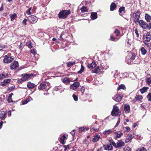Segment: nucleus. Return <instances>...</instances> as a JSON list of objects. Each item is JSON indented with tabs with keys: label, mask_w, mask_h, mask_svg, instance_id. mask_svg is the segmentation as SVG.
Here are the masks:
<instances>
[{
	"label": "nucleus",
	"mask_w": 151,
	"mask_h": 151,
	"mask_svg": "<svg viewBox=\"0 0 151 151\" xmlns=\"http://www.w3.org/2000/svg\"><path fill=\"white\" fill-rule=\"evenodd\" d=\"M70 13V10H64L61 11L58 14V17L61 19H64Z\"/></svg>",
	"instance_id": "f257e3e1"
},
{
	"label": "nucleus",
	"mask_w": 151,
	"mask_h": 151,
	"mask_svg": "<svg viewBox=\"0 0 151 151\" xmlns=\"http://www.w3.org/2000/svg\"><path fill=\"white\" fill-rule=\"evenodd\" d=\"M111 114L113 116H116L120 115V113L119 112V109L118 107L115 105L114 106Z\"/></svg>",
	"instance_id": "f03ea898"
},
{
	"label": "nucleus",
	"mask_w": 151,
	"mask_h": 151,
	"mask_svg": "<svg viewBox=\"0 0 151 151\" xmlns=\"http://www.w3.org/2000/svg\"><path fill=\"white\" fill-rule=\"evenodd\" d=\"M14 60V58L13 57H9L5 55L4 56L3 62L4 63H11Z\"/></svg>",
	"instance_id": "7ed1b4c3"
},
{
	"label": "nucleus",
	"mask_w": 151,
	"mask_h": 151,
	"mask_svg": "<svg viewBox=\"0 0 151 151\" xmlns=\"http://www.w3.org/2000/svg\"><path fill=\"white\" fill-rule=\"evenodd\" d=\"M140 14V12L139 10H138L134 12L133 14V17L135 21H137L140 18L139 15Z\"/></svg>",
	"instance_id": "20e7f679"
},
{
	"label": "nucleus",
	"mask_w": 151,
	"mask_h": 151,
	"mask_svg": "<svg viewBox=\"0 0 151 151\" xmlns=\"http://www.w3.org/2000/svg\"><path fill=\"white\" fill-rule=\"evenodd\" d=\"M151 40V36L150 33H147L145 35L143 36V40L144 41L149 42Z\"/></svg>",
	"instance_id": "39448f33"
},
{
	"label": "nucleus",
	"mask_w": 151,
	"mask_h": 151,
	"mask_svg": "<svg viewBox=\"0 0 151 151\" xmlns=\"http://www.w3.org/2000/svg\"><path fill=\"white\" fill-rule=\"evenodd\" d=\"M28 19L29 22L32 23H35L37 21V18L33 16H30L28 17Z\"/></svg>",
	"instance_id": "423d86ee"
},
{
	"label": "nucleus",
	"mask_w": 151,
	"mask_h": 151,
	"mask_svg": "<svg viewBox=\"0 0 151 151\" xmlns=\"http://www.w3.org/2000/svg\"><path fill=\"white\" fill-rule=\"evenodd\" d=\"M123 95L121 94H117L113 98V99L116 101L119 102L121 101Z\"/></svg>",
	"instance_id": "0eeeda50"
},
{
	"label": "nucleus",
	"mask_w": 151,
	"mask_h": 151,
	"mask_svg": "<svg viewBox=\"0 0 151 151\" xmlns=\"http://www.w3.org/2000/svg\"><path fill=\"white\" fill-rule=\"evenodd\" d=\"M80 85V83L78 82H75L72 84L70 87V89L73 90H76Z\"/></svg>",
	"instance_id": "6e6552de"
},
{
	"label": "nucleus",
	"mask_w": 151,
	"mask_h": 151,
	"mask_svg": "<svg viewBox=\"0 0 151 151\" xmlns=\"http://www.w3.org/2000/svg\"><path fill=\"white\" fill-rule=\"evenodd\" d=\"M139 24L140 26L143 29H145L147 28L148 26V25L146 22L142 20L139 21Z\"/></svg>",
	"instance_id": "1a4fd4ad"
},
{
	"label": "nucleus",
	"mask_w": 151,
	"mask_h": 151,
	"mask_svg": "<svg viewBox=\"0 0 151 151\" xmlns=\"http://www.w3.org/2000/svg\"><path fill=\"white\" fill-rule=\"evenodd\" d=\"M19 67L18 63L17 61H14L10 66L11 69H15Z\"/></svg>",
	"instance_id": "9d476101"
},
{
	"label": "nucleus",
	"mask_w": 151,
	"mask_h": 151,
	"mask_svg": "<svg viewBox=\"0 0 151 151\" xmlns=\"http://www.w3.org/2000/svg\"><path fill=\"white\" fill-rule=\"evenodd\" d=\"M114 134L115 139H117L120 138L123 134L121 132L119 131L115 132Z\"/></svg>",
	"instance_id": "9b49d317"
},
{
	"label": "nucleus",
	"mask_w": 151,
	"mask_h": 151,
	"mask_svg": "<svg viewBox=\"0 0 151 151\" xmlns=\"http://www.w3.org/2000/svg\"><path fill=\"white\" fill-rule=\"evenodd\" d=\"M31 76V74H28L27 73L22 74V78L23 79V81H26Z\"/></svg>",
	"instance_id": "f8f14e48"
},
{
	"label": "nucleus",
	"mask_w": 151,
	"mask_h": 151,
	"mask_svg": "<svg viewBox=\"0 0 151 151\" xmlns=\"http://www.w3.org/2000/svg\"><path fill=\"white\" fill-rule=\"evenodd\" d=\"M11 81V79H7L4 80V81L2 82L0 84V85L2 86H4L9 83Z\"/></svg>",
	"instance_id": "ddd939ff"
},
{
	"label": "nucleus",
	"mask_w": 151,
	"mask_h": 151,
	"mask_svg": "<svg viewBox=\"0 0 151 151\" xmlns=\"http://www.w3.org/2000/svg\"><path fill=\"white\" fill-rule=\"evenodd\" d=\"M130 107L127 104H125L124 105V111L126 113H129L130 111Z\"/></svg>",
	"instance_id": "4468645a"
},
{
	"label": "nucleus",
	"mask_w": 151,
	"mask_h": 151,
	"mask_svg": "<svg viewBox=\"0 0 151 151\" xmlns=\"http://www.w3.org/2000/svg\"><path fill=\"white\" fill-rule=\"evenodd\" d=\"M117 148L120 147L125 145L124 142L121 140H119L117 143Z\"/></svg>",
	"instance_id": "2eb2a0df"
},
{
	"label": "nucleus",
	"mask_w": 151,
	"mask_h": 151,
	"mask_svg": "<svg viewBox=\"0 0 151 151\" xmlns=\"http://www.w3.org/2000/svg\"><path fill=\"white\" fill-rule=\"evenodd\" d=\"M100 138V135L99 134H96L94 136V137L92 139V141L93 142H96L99 140Z\"/></svg>",
	"instance_id": "dca6fc26"
},
{
	"label": "nucleus",
	"mask_w": 151,
	"mask_h": 151,
	"mask_svg": "<svg viewBox=\"0 0 151 151\" xmlns=\"http://www.w3.org/2000/svg\"><path fill=\"white\" fill-rule=\"evenodd\" d=\"M27 87L29 89H32L34 88L36 85L35 84L29 82L27 83Z\"/></svg>",
	"instance_id": "f3484780"
},
{
	"label": "nucleus",
	"mask_w": 151,
	"mask_h": 151,
	"mask_svg": "<svg viewBox=\"0 0 151 151\" xmlns=\"http://www.w3.org/2000/svg\"><path fill=\"white\" fill-rule=\"evenodd\" d=\"M46 88V85L45 83H41L38 86V88L40 90H43Z\"/></svg>",
	"instance_id": "a211bd4d"
},
{
	"label": "nucleus",
	"mask_w": 151,
	"mask_h": 151,
	"mask_svg": "<svg viewBox=\"0 0 151 151\" xmlns=\"http://www.w3.org/2000/svg\"><path fill=\"white\" fill-rule=\"evenodd\" d=\"M104 148V149L106 150H111L112 148V146L111 145H103Z\"/></svg>",
	"instance_id": "6ab92c4d"
},
{
	"label": "nucleus",
	"mask_w": 151,
	"mask_h": 151,
	"mask_svg": "<svg viewBox=\"0 0 151 151\" xmlns=\"http://www.w3.org/2000/svg\"><path fill=\"white\" fill-rule=\"evenodd\" d=\"M132 138L133 137L132 136V135H128L127 136L125 140L126 143H127L129 142L132 139Z\"/></svg>",
	"instance_id": "aec40b11"
},
{
	"label": "nucleus",
	"mask_w": 151,
	"mask_h": 151,
	"mask_svg": "<svg viewBox=\"0 0 151 151\" xmlns=\"http://www.w3.org/2000/svg\"><path fill=\"white\" fill-rule=\"evenodd\" d=\"M62 81L65 84L69 83L70 82V80L69 78L65 77L62 79Z\"/></svg>",
	"instance_id": "412c9836"
},
{
	"label": "nucleus",
	"mask_w": 151,
	"mask_h": 151,
	"mask_svg": "<svg viewBox=\"0 0 151 151\" xmlns=\"http://www.w3.org/2000/svg\"><path fill=\"white\" fill-rule=\"evenodd\" d=\"M6 111H2L0 112V118L2 119L6 115Z\"/></svg>",
	"instance_id": "4be33fe9"
},
{
	"label": "nucleus",
	"mask_w": 151,
	"mask_h": 151,
	"mask_svg": "<svg viewBox=\"0 0 151 151\" xmlns=\"http://www.w3.org/2000/svg\"><path fill=\"white\" fill-rule=\"evenodd\" d=\"M97 13L96 12H92L91 14V18L93 20H94L97 18Z\"/></svg>",
	"instance_id": "5701e85b"
},
{
	"label": "nucleus",
	"mask_w": 151,
	"mask_h": 151,
	"mask_svg": "<svg viewBox=\"0 0 151 151\" xmlns=\"http://www.w3.org/2000/svg\"><path fill=\"white\" fill-rule=\"evenodd\" d=\"M125 7L122 6L119 9V13L120 15H122L124 12Z\"/></svg>",
	"instance_id": "b1692460"
},
{
	"label": "nucleus",
	"mask_w": 151,
	"mask_h": 151,
	"mask_svg": "<svg viewBox=\"0 0 151 151\" xmlns=\"http://www.w3.org/2000/svg\"><path fill=\"white\" fill-rule=\"evenodd\" d=\"M96 65V63L95 62L93 61L91 64H89L88 65V67L89 68H95Z\"/></svg>",
	"instance_id": "393cba45"
},
{
	"label": "nucleus",
	"mask_w": 151,
	"mask_h": 151,
	"mask_svg": "<svg viewBox=\"0 0 151 151\" xmlns=\"http://www.w3.org/2000/svg\"><path fill=\"white\" fill-rule=\"evenodd\" d=\"M13 95V93H11L9 94V96L7 98V100L9 103L13 102V101L12 100V97Z\"/></svg>",
	"instance_id": "a878e982"
},
{
	"label": "nucleus",
	"mask_w": 151,
	"mask_h": 151,
	"mask_svg": "<svg viewBox=\"0 0 151 151\" xmlns=\"http://www.w3.org/2000/svg\"><path fill=\"white\" fill-rule=\"evenodd\" d=\"M112 130L111 129L105 130L103 132L104 134L106 135H108L109 134L112 133Z\"/></svg>",
	"instance_id": "bb28decb"
},
{
	"label": "nucleus",
	"mask_w": 151,
	"mask_h": 151,
	"mask_svg": "<svg viewBox=\"0 0 151 151\" xmlns=\"http://www.w3.org/2000/svg\"><path fill=\"white\" fill-rule=\"evenodd\" d=\"M89 129V128L87 127H80L79 128V131L80 132H84L85 131L88 130Z\"/></svg>",
	"instance_id": "cd10ccee"
},
{
	"label": "nucleus",
	"mask_w": 151,
	"mask_h": 151,
	"mask_svg": "<svg viewBox=\"0 0 151 151\" xmlns=\"http://www.w3.org/2000/svg\"><path fill=\"white\" fill-rule=\"evenodd\" d=\"M116 4L114 3H112L110 6V10L113 11L116 8Z\"/></svg>",
	"instance_id": "c85d7f7f"
},
{
	"label": "nucleus",
	"mask_w": 151,
	"mask_h": 151,
	"mask_svg": "<svg viewBox=\"0 0 151 151\" xmlns=\"http://www.w3.org/2000/svg\"><path fill=\"white\" fill-rule=\"evenodd\" d=\"M8 76V74L7 73L0 74V80L7 78Z\"/></svg>",
	"instance_id": "c756f323"
},
{
	"label": "nucleus",
	"mask_w": 151,
	"mask_h": 151,
	"mask_svg": "<svg viewBox=\"0 0 151 151\" xmlns=\"http://www.w3.org/2000/svg\"><path fill=\"white\" fill-rule=\"evenodd\" d=\"M148 88H149L147 87H144L142 89H140V91L141 93H144L146 92Z\"/></svg>",
	"instance_id": "7c9ffc66"
},
{
	"label": "nucleus",
	"mask_w": 151,
	"mask_h": 151,
	"mask_svg": "<svg viewBox=\"0 0 151 151\" xmlns=\"http://www.w3.org/2000/svg\"><path fill=\"white\" fill-rule=\"evenodd\" d=\"M76 61L74 60L73 61H71L66 63L68 67H70L71 65H73L75 64Z\"/></svg>",
	"instance_id": "2f4dec72"
},
{
	"label": "nucleus",
	"mask_w": 151,
	"mask_h": 151,
	"mask_svg": "<svg viewBox=\"0 0 151 151\" xmlns=\"http://www.w3.org/2000/svg\"><path fill=\"white\" fill-rule=\"evenodd\" d=\"M145 17L146 20L147 22H150V20H151V17L149 15L146 14H145Z\"/></svg>",
	"instance_id": "473e14b6"
},
{
	"label": "nucleus",
	"mask_w": 151,
	"mask_h": 151,
	"mask_svg": "<svg viewBox=\"0 0 151 151\" xmlns=\"http://www.w3.org/2000/svg\"><path fill=\"white\" fill-rule=\"evenodd\" d=\"M81 11L82 13L88 12V9L85 6H83L81 9Z\"/></svg>",
	"instance_id": "72a5a7b5"
},
{
	"label": "nucleus",
	"mask_w": 151,
	"mask_h": 151,
	"mask_svg": "<svg viewBox=\"0 0 151 151\" xmlns=\"http://www.w3.org/2000/svg\"><path fill=\"white\" fill-rule=\"evenodd\" d=\"M142 96L141 95H137L135 98V99H136V101H140L142 99Z\"/></svg>",
	"instance_id": "f704fd0d"
},
{
	"label": "nucleus",
	"mask_w": 151,
	"mask_h": 151,
	"mask_svg": "<svg viewBox=\"0 0 151 151\" xmlns=\"http://www.w3.org/2000/svg\"><path fill=\"white\" fill-rule=\"evenodd\" d=\"M100 71V70L99 69V67H98L96 68H95L93 70V73H97L99 72Z\"/></svg>",
	"instance_id": "c9c22d12"
},
{
	"label": "nucleus",
	"mask_w": 151,
	"mask_h": 151,
	"mask_svg": "<svg viewBox=\"0 0 151 151\" xmlns=\"http://www.w3.org/2000/svg\"><path fill=\"white\" fill-rule=\"evenodd\" d=\"M125 88H126L125 87L124 85L121 84L118 88L117 90H120V89H122L124 90V89H125Z\"/></svg>",
	"instance_id": "e433bc0d"
},
{
	"label": "nucleus",
	"mask_w": 151,
	"mask_h": 151,
	"mask_svg": "<svg viewBox=\"0 0 151 151\" xmlns=\"http://www.w3.org/2000/svg\"><path fill=\"white\" fill-rule=\"evenodd\" d=\"M140 50L142 55H144L146 54L147 51L144 47H142V48H141Z\"/></svg>",
	"instance_id": "4c0bfd02"
},
{
	"label": "nucleus",
	"mask_w": 151,
	"mask_h": 151,
	"mask_svg": "<svg viewBox=\"0 0 151 151\" xmlns=\"http://www.w3.org/2000/svg\"><path fill=\"white\" fill-rule=\"evenodd\" d=\"M124 151H131V148L128 146H126L123 149Z\"/></svg>",
	"instance_id": "58836bf2"
},
{
	"label": "nucleus",
	"mask_w": 151,
	"mask_h": 151,
	"mask_svg": "<svg viewBox=\"0 0 151 151\" xmlns=\"http://www.w3.org/2000/svg\"><path fill=\"white\" fill-rule=\"evenodd\" d=\"M26 45L30 48H32V47L31 42L30 41L27 42L26 43Z\"/></svg>",
	"instance_id": "ea45409f"
},
{
	"label": "nucleus",
	"mask_w": 151,
	"mask_h": 151,
	"mask_svg": "<svg viewBox=\"0 0 151 151\" xmlns=\"http://www.w3.org/2000/svg\"><path fill=\"white\" fill-rule=\"evenodd\" d=\"M146 82L148 85L151 84V77L147 79Z\"/></svg>",
	"instance_id": "a19ab883"
},
{
	"label": "nucleus",
	"mask_w": 151,
	"mask_h": 151,
	"mask_svg": "<svg viewBox=\"0 0 151 151\" xmlns=\"http://www.w3.org/2000/svg\"><path fill=\"white\" fill-rule=\"evenodd\" d=\"M65 138H66V137L64 135H63V136H62L60 138V141H61V142L63 144H64V140Z\"/></svg>",
	"instance_id": "79ce46f5"
},
{
	"label": "nucleus",
	"mask_w": 151,
	"mask_h": 151,
	"mask_svg": "<svg viewBox=\"0 0 151 151\" xmlns=\"http://www.w3.org/2000/svg\"><path fill=\"white\" fill-rule=\"evenodd\" d=\"M10 18H11V21L14 20L15 18V17L17 16V15L15 14H10Z\"/></svg>",
	"instance_id": "37998d69"
},
{
	"label": "nucleus",
	"mask_w": 151,
	"mask_h": 151,
	"mask_svg": "<svg viewBox=\"0 0 151 151\" xmlns=\"http://www.w3.org/2000/svg\"><path fill=\"white\" fill-rule=\"evenodd\" d=\"M136 151H147L146 149L144 147L138 149Z\"/></svg>",
	"instance_id": "c03bdc74"
},
{
	"label": "nucleus",
	"mask_w": 151,
	"mask_h": 151,
	"mask_svg": "<svg viewBox=\"0 0 151 151\" xmlns=\"http://www.w3.org/2000/svg\"><path fill=\"white\" fill-rule=\"evenodd\" d=\"M29 101V98H27L22 102V104L24 105L26 104Z\"/></svg>",
	"instance_id": "a18cd8bd"
},
{
	"label": "nucleus",
	"mask_w": 151,
	"mask_h": 151,
	"mask_svg": "<svg viewBox=\"0 0 151 151\" xmlns=\"http://www.w3.org/2000/svg\"><path fill=\"white\" fill-rule=\"evenodd\" d=\"M110 39L112 41H116L118 40V39L116 38L115 37H113L111 35L110 36Z\"/></svg>",
	"instance_id": "49530a36"
},
{
	"label": "nucleus",
	"mask_w": 151,
	"mask_h": 151,
	"mask_svg": "<svg viewBox=\"0 0 151 151\" xmlns=\"http://www.w3.org/2000/svg\"><path fill=\"white\" fill-rule=\"evenodd\" d=\"M114 33L116 34V36H118L120 34V32L118 29H116L115 30Z\"/></svg>",
	"instance_id": "de8ad7c7"
},
{
	"label": "nucleus",
	"mask_w": 151,
	"mask_h": 151,
	"mask_svg": "<svg viewBox=\"0 0 151 151\" xmlns=\"http://www.w3.org/2000/svg\"><path fill=\"white\" fill-rule=\"evenodd\" d=\"M80 91L83 95L85 91V87L84 86H82L81 89Z\"/></svg>",
	"instance_id": "09e8293b"
},
{
	"label": "nucleus",
	"mask_w": 151,
	"mask_h": 151,
	"mask_svg": "<svg viewBox=\"0 0 151 151\" xmlns=\"http://www.w3.org/2000/svg\"><path fill=\"white\" fill-rule=\"evenodd\" d=\"M84 69V67L83 65H81V70L79 71H78V73H82Z\"/></svg>",
	"instance_id": "8fccbe9b"
},
{
	"label": "nucleus",
	"mask_w": 151,
	"mask_h": 151,
	"mask_svg": "<svg viewBox=\"0 0 151 151\" xmlns=\"http://www.w3.org/2000/svg\"><path fill=\"white\" fill-rule=\"evenodd\" d=\"M148 101H151V93H149L147 96Z\"/></svg>",
	"instance_id": "3c124183"
},
{
	"label": "nucleus",
	"mask_w": 151,
	"mask_h": 151,
	"mask_svg": "<svg viewBox=\"0 0 151 151\" xmlns=\"http://www.w3.org/2000/svg\"><path fill=\"white\" fill-rule=\"evenodd\" d=\"M110 143H111L110 145H113L114 147H115L116 148H117V145H116V143L114 141H112L111 142H110Z\"/></svg>",
	"instance_id": "603ef678"
},
{
	"label": "nucleus",
	"mask_w": 151,
	"mask_h": 151,
	"mask_svg": "<svg viewBox=\"0 0 151 151\" xmlns=\"http://www.w3.org/2000/svg\"><path fill=\"white\" fill-rule=\"evenodd\" d=\"M73 98L74 100L75 101H78V97L75 94H73Z\"/></svg>",
	"instance_id": "864d4df0"
},
{
	"label": "nucleus",
	"mask_w": 151,
	"mask_h": 151,
	"mask_svg": "<svg viewBox=\"0 0 151 151\" xmlns=\"http://www.w3.org/2000/svg\"><path fill=\"white\" fill-rule=\"evenodd\" d=\"M124 131L126 132H129L130 130V128L128 127H124Z\"/></svg>",
	"instance_id": "5fc2aeb1"
},
{
	"label": "nucleus",
	"mask_w": 151,
	"mask_h": 151,
	"mask_svg": "<svg viewBox=\"0 0 151 151\" xmlns=\"http://www.w3.org/2000/svg\"><path fill=\"white\" fill-rule=\"evenodd\" d=\"M135 56H136L135 54H132V56L130 58V60L132 61L133 60H134L135 58Z\"/></svg>",
	"instance_id": "6e6d98bb"
},
{
	"label": "nucleus",
	"mask_w": 151,
	"mask_h": 151,
	"mask_svg": "<svg viewBox=\"0 0 151 151\" xmlns=\"http://www.w3.org/2000/svg\"><path fill=\"white\" fill-rule=\"evenodd\" d=\"M32 9V7L30 8L27 11V14H28L29 15L31 14V13L30 12V10Z\"/></svg>",
	"instance_id": "4d7b16f0"
},
{
	"label": "nucleus",
	"mask_w": 151,
	"mask_h": 151,
	"mask_svg": "<svg viewBox=\"0 0 151 151\" xmlns=\"http://www.w3.org/2000/svg\"><path fill=\"white\" fill-rule=\"evenodd\" d=\"M134 31L135 32V33L136 35V36L137 37H139V34L138 33V32L137 29H134Z\"/></svg>",
	"instance_id": "13d9d810"
},
{
	"label": "nucleus",
	"mask_w": 151,
	"mask_h": 151,
	"mask_svg": "<svg viewBox=\"0 0 151 151\" xmlns=\"http://www.w3.org/2000/svg\"><path fill=\"white\" fill-rule=\"evenodd\" d=\"M31 52L34 55H35V53H36V51H35L34 49H32L30 50Z\"/></svg>",
	"instance_id": "bf43d9fd"
},
{
	"label": "nucleus",
	"mask_w": 151,
	"mask_h": 151,
	"mask_svg": "<svg viewBox=\"0 0 151 151\" xmlns=\"http://www.w3.org/2000/svg\"><path fill=\"white\" fill-rule=\"evenodd\" d=\"M6 45H2L0 46V50H2L4 48L6 47Z\"/></svg>",
	"instance_id": "052dcab7"
},
{
	"label": "nucleus",
	"mask_w": 151,
	"mask_h": 151,
	"mask_svg": "<svg viewBox=\"0 0 151 151\" xmlns=\"http://www.w3.org/2000/svg\"><path fill=\"white\" fill-rule=\"evenodd\" d=\"M120 122V119L119 118L118 121L117 122L116 124V125L115 126V127H116L118 126Z\"/></svg>",
	"instance_id": "680f3d73"
},
{
	"label": "nucleus",
	"mask_w": 151,
	"mask_h": 151,
	"mask_svg": "<svg viewBox=\"0 0 151 151\" xmlns=\"http://www.w3.org/2000/svg\"><path fill=\"white\" fill-rule=\"evenodd\" d=\"M27 21V19H24L22 22L23 24L24 25H25L26 24V21Z\"/></svg>",
	"instance_id": "e2e57ef3"
},
{
	"label": "nucleus",
	"mask_w": 151,
	"mask_h": 151,
	"mask_svg": "<svg viewBox=\"0 0 151 151\" xmlns=\"http://www.w3.org/2000/svg\"><path fill=\"white\" fill-rule=\"evenodd\" d=\"M102 67L104 69H106L109 68V66L106 65V66H104V65H103L102 66Z\"/></svg>",
	"instance_id": "0e129e2a"
},
{
	"label": "nucleus",
	"mask_w": 151,
	"mask_h": 151,
	"mask_svg": "<svg viewBox=\"0 0 151 151\" xmlns=\"http://www.w3.org/2000/svg\"><path fill=\"white\" fill-rule=\"evenodd\" d=\"M3 102H4V100L2 98L0 97V104Z\"/></svg>",
	"instance_id": "69168bd1"
},
{
	"label": "nucleus",
	"mask_w": 151,
	"mask_h": 151,
	"mask_svg": "<svg viewBox=\"0 0 151 151\" xmlns=\"http://www.w3.org/2000/svg\"><path fill=\"white\" fill-rule=\"evenodd\" d=\"M22 81H23V79H20L18 81V83H21Z\"/></svg>",
	"instance_id": "338daca9"
},
{
	"label": "nucleus",
	"mask_w": 151,
	"mask_h": 151,
	"mask_svg": "<svg viewBox=\"0 0 151 151\" xmlns=\"http://www.w3.org/2000/svg\"><path fill=\"white\" fill-rule=\"evenodd\" d=\"M3 123V122H1L0 123V128H2Z\"/></svg>",
	"instance_id": "774afa93"
}]
</instances>
